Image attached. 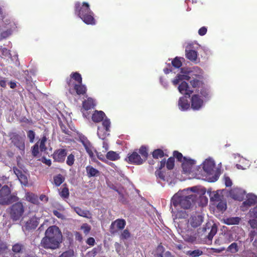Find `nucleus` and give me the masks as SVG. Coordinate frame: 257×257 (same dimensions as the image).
<instances>
[{"label": "nucleus", "instance_id": "f257e3e1", "mask_svg": "<svg viewBox=\"0 0 257 257\" xmlns=\"http://www.w3.org/2000/svg\"><path fill=\"white\" fill-rule=\"evenodd\" d=\"M205 193L204 188L194 186L178 191L174 195L171 203L176 210L190 208L196 199Z\"/></svg>", "mask_w": 257, "mask_h": 257}, {"label": "nucleus", "instance_id": "f03ea898", "mask_svg": "<svg viewBox=\"0 0 257 257\" xmlns=\"http://www.w3.org/2000/svg\"><path fill=\"white\" fill-rule=\"evenodd\" d=\"M202 74V70L198 67L194 68L193 70L187 72L182 69L180 73L178 74L175 78L172 80V83L174 85L179 84L178 88L181 94L190 96L193 90L188 86L185 80H188L191 76H193L199 77Z\"/></svg>", "mask_w": 257, "mask_h": 257}, {"label": "nucleus", "instance_id": "7ed1b4c3", "mask_svg": "<svg viewBox=\"0 0 257 257\" xmlns=\"http://www.w3.org/2000/svg\"><path fill=\"white\" fill-rule=\"evenodd\" d=\"M75 11L81 19L86 24H95V21L93 18V13L90 10L88 3H83L81 7H80L79 3H76Z\"/></svg>", "mask_w": 257, "mask_h": 257}, {"label": "nucleus", "instance_id": "20e7f679", "mask_svg": "<svg viewBox=\"0 0 257 257\" xmlns=\"http://www.w3.org/2000/svg\"><path fill=\"white\" fill-rule=\"evenodd\" d=\"M210 200L212 204L216 207L219 211L223 212L225 210L224 190V189L211 191L208 190Z\"/></svg>", "mask_w": 257, "mask_h": 257}, {"label": "nucleus", "instance_id": "39448f33", "mask_svg": "<svg viewBox=\"0 0 257 257\" xmlns=\"http://www.w3.org/2000/svg\"><path fill=\"white\" fill-rule=\"evenodd\" d=\"M203 169L211 182L216 181L220 175V169L216 168L214 160L211 158L206 159L203 163Z\"/></svg>", "mask_w": 257, "mask_h": 257}, {"label": "nucleus", "instance_id": "423d86ee", "mask_svg": "<svg viewBox=\"0 0 257 257\" xmlns=\"http://www.w3.org/2000/svg\"><path fill=\"white\" fill-rule=\"evenodd\" d=\"M18 200L14 194H11L10 188L7 185L0 189V204L8 205Z\"/></svg>", "mask_w": 257, "mask_h": 257}, {"label": "nucleus", "instance_id": "0eeeda50", "mask_svg": "<svg viewBox=\"0 0 257 257\" xmlns=\"http://www.w3.org/2000/svg\"><path fill=\"white\" fill-rule=\"evenodd\" d=\"M10 137L14 145L21 151V153H24L25 149V136H21L16 133H11Z\"/></svg>", "mask_w": 257, "mask_h": 257}, {"label": "nucleus", "instance_id": "6e6552de", "mask_svg": "<svg viewBox=\"0 0 257 257\" xmlns=\"http://www.w3.org/2000/svg\"><path fill=\"white\" fill-rule=\"evenodd\" d=\"M61 242V240L45 235L41 240V244L45 248L54 249L59 247Z\"/></svg>", "mask_w": 257, "mask_h": 257}, {"label": "nucleus", "instance_id": "1a4fd4ad", "mask_svg": "<svg viewBox=\"0 0 257 257\" xmlns=\"http://www.w3.org/2000/svg\"><path fill=\"white\" fill-rule=\"evenodd\" d=\"M24 212L23 204L18 202L13 205L11 208L10 216L13 220H18L22 217Z\"/></svg>", "mask_w": 257, "mask_h": 257}, {"label": "nucleus", "instance_id": "9d476101", "mask_svg": "<svg viewBox=\"0 0 257 257\" xmlns=\"http://www.w3.org/2000/svg\"><path fill=\"white\" fill-rule=\"evenodd\" d=\"M256 204H257V196L252 193H248L246 195L245 200L240 206V209L242 211H246Z\"/></svg>", "mask_w": 257, "mask_h": 257}, {"label": "nucleus", "instance_id": "9b49d317", "mask_svg": "<svg viewBox=\"0 0 257 257\" xmlns=\"http://www.w3.org/2000/svg\"><path fill=\"white\" fill-rule=\"evenodd\" d=\"M217 232V227L215 224L207 223L205 227L201 229V231L198 232V233H201V236L204 237H207L209 240H211L214 235Z\"/></svg>", "mask_w": 257, "mask_h": 257}, {"label": "nucleus", "instance_id": "f8f14e48", "mask_svg": "<svg viewBox=\"0 0 257 257\" xmlns=\"http://www.w3.org/2000/svg\"><path fill=\"white\" fill-rule=\"evenodd\" d=\"M245 194L246 192L244 190L240 188L235 187L231 189L226 192V195L227 197H229L235 200L242 201L244 198Z\"/></svg>", "mask_w": 257, "mask_h": 257}, {"label": "nucleus", "instance_id": "ddd939ff", "mask_svg": "<svg viewBox=\"0 0 257 257\" xmlns=\"http://www.w3.org/2000/svg\"><path fill=\"white\" fill-rule=\"evenodd\" d=\"M110 124L109 120L105 119L102 124L98 126L97 135L100 139L104 140L109 135Z\"/></svg>", "mask_w": 257, "mask_h": 257}, {"label": "nucleus", "instance_id": "4468645a", "mask_svg": "<svg viewBox=\"0 0 257 257\" xmlns=\"http://www.w3.org/2000/svg\"><path fill=\"white\" fill-rule=\"evenodd\" d=\"M67 83L69 87V92L71 94L74 93L75 92L78 95L83 94L85 93L86 88L85 85L80 84H76L71 82V80H69Z\"/></svg>", "mask_w": 257, "mask_h": 257}, {"label": "nucleus", "instance_id": "2eb2a0df", "mask_svg": "<svg viewBox=\"0 0 257 257\" xmlns=\"http://www.w3.org/2000/svg\"><path fill=\"white\" fill-rule=\"evenodd\" d=\"M45 235L62 241V234L59 227L56 225L49 227L45 231Z\"/></svg>", "mask_w": 257, "mask_h": 257}, {"label": "nucleus", "instance_id": "dca6fc26", "mask_svg": "<svg viewBox=\"0 0 257 257\" xmlns=\"http://www.w3.org/2000/svg\"><path fill=\"white\" fill-rule=\"evenodd\" d=\"M195 167V161L186 157L183 158L182 163L183 171L185 174H190L192 172Z\"/></svg>", "mask_w": 257, "mask_h": 257}, {"label": "nucleus", "instance_id": "f3484780", "mask_svg": "<svg viewBox=\"0 0 257 257\" xmlns=\"http://www.w3.org/2000/svg\"><path fill=\"white\" fill-rule=\"evenodd\" d=\"M203 218L201 213H196L193 214L188 220V224L190 225L192 227H197L202 223Z\"/></svg>", "mask_w": 257, "mask_h": 257}, {"label": "nucleus", "instance_id": "a211bd4d", "mask_svg": "<svg viewBox=\"0 0 257 257\" xmlns=\"http://www.w3.org/2000/svg\"><path fill=\"white\" fill-rule=\"evenodd\" d=\"M126 225V222L123 219H117L113 221L110 225V231L112 233L116 232L118 230L123 229Z\"/></svg>", "mask_w": 257, "mask_h": 257}, {"label": "nucleus", "instance_id": "6ab92c4d", "mask_svg": "<svg viewBox=\"0 0 257 257\" xmlns=\"http://www.w3.org/2000/svg\"><path fill=\"white\" fill-rule=\"evenodd\" d=\"M126 161L130 163L141 165L144 162V159L136 152L128 154Z\"/></svg>", "mask_w": 257, "mask_h": 257}, {"label": "nucleus", "instance_id": "aec40b11", "mask_svg": "<svg viewBox=\"0 0 257 257\" xmlns=\"http://www.w3.org/2000/svg\"><path fill=\"white\" fill-rule=\"evenodd\" d=\"M203 105V100L198 95H194L191 99V107L193 110L200 109Z\"/></svg>", "mask_w": 257, "mask_h": 257}, {"label": "nucleus", "instance_id": "412c9836", "mask_svg": "<svg viewBox=\"0 0 257 257\" xmlns=\"http://www.w3.org/2000/svg\"><path fill=\"white\" fill-rule=\"evenodd\" d=\"M80 140L90 157L93 158L94 157V153H96V150L91 146L90 143L87 139L83 138Z\"/></svg>", "mask_w": 257, "mask_h": 257}, {"label": "nucleus", "instance_id": "4be33fe9", "mask_svg": "<svg viewBox=\"0 0 257 257\" xmlns=\"http://www.w3.org/2000/svg\"><path fill=\"white\" fill-rule=\"evenodd\" d=\"M80 140L90 157L93 158L94 157V153H96V150L91 146L90 143L87 139L83 138Z\"/></svg>", "mask_w": 257, "mask_h": 257}, {"label": "nucleus", "instance_id": "5701e85b", "mask_svg": "<svg viewBox=\"0 0 257 257\" xmlns=\"http://www.w3.org/2000/svg\"><path fill=\"white\" fill-rule=\"evenodd\" d=\"M182 235L185 241L189 242L195 241L198 236L195 231L189 230V229L182 232Z\"/></svg>", "mask_w": 257, "mask_h": 257}, {"label": "nucleus", "instance_id": "b1692460", "mask_svg": "<svg viewBox=\"0 0 257 257\" xmlns=\"http://www.w3.org/2000/svg\"><path fill=\"white\" fill-rule=\"evenodd\" d=\"M67 155V152L65 149H59L56 150L53 154L54 160L58 162H63Z\"/></svg>", "mask_w": 257, "mask_h": 257}, {"label": "nucleus", "instance_id": "393cba45", "mask_svg": "<svg viewBox=\"0 0 257 257\" xmlns=\"http://www.w3.org/2000/svg\"><path fill=\"white\" fill-rule=\"evenodd\" d=\"M13 170L21 183L25 186L27 185L28 184V180L26 174L23 173L20 170L16 168H14Z\"/></svg>", "mask_w": 257, "mask_h": 257}, {"label": "nucleus", "instance_id": "a878e982", "mask_svg": "<svg viewBox=\"0 0 257 257\" xmlns=\"http://www.w3.org/2000/svg\"><path fill=\"white\" fill-rule=\"evenodd\" d=\"M38 218L33 217L26 222L25 225L23 227V230H30L35 229L38 225Z\"/></svg>", "mask_w": 257, "mask_h": 257}, {"label": "nucleus", "instance_id": "bb28decb", "mask_svg": "<svg viewBox=\"0 0 257 257\" xmlns=\"http://www.w3.org/2000/svg\"><path fill=\"white\" fill-rule=\"evenodd\" d=\"M178 106L180 110L182 111L186 110L190 107V104L185 97L180 98L178 101Z\"/></svg>", "mask_w": 257, "mask_h": 257}, {"label": "nucleus", "instance_id": "cd10ccee", "mask_svg": "<svg viewBox=\"0 0 257 257\" xmlns=\"http://www.w3.org/2000/svg\"><path fill=\"white\" fill-rule=\"evenodd\" d=\"M186 56L190 61L193 62L197 61V52L195 50H189L188 48H186Z\"/></svg>", "mask_w": 257, "mask_h": 257}, {"label": "nucleus", "instance_id": "c85d7f7f", "mask_svg": "<svg viewBox=\"0 0 257 257\" xmlns=\"http://www.w3.org/2000/svg\"><path fill=\"white\" fill-rule=\"evenodd\" d=\"M105 114L103 111L96 110L92 115V119L94 122H99L102 120Z\"/></svg>", "mask_w": 257, "mask_h": 257}, {"label": "nucleus", "instance_id": "c756f323", "mask_svg": "<svg viewBox=\"0 0 257 257\" xmlns=\"http://www.w3.org/2000/svg\"><path fill=\"white\" fill-rule=\"evenodd\" d=\"M86 171L88 177H95L99 175V171L91 166H87Z\"/></svg>", "mask_w": 257, "mask_h": 257}, {"label": "nucleus", "instance_id": "7c9ffc66", "mask_svg": "<svg viewBox=\"0 0 257 257\" xmlns=\"http://www.w3.org/2000/svg\"><path fill=\"white\" fill-rule=\"evenodd\" d=\"M26 199L33 204H37L39 202L38 196L32 193H27L25 196Z\"/></svg>", "mask_w": 257, "mask_h": 257}, {"label": "nucleus", "instance_id": "2f4dec72", "mask_svg": "<svg viewBox=\"0 0 257 257\" xmlns=\"http://www.w3.org/2000/svg\"><path fill=\"white\" fill-rule=\"evenodd\" d=\"M74 211L79 216L86 218H89L90 216L89 212L87 210H84L79 207H74Z\"/></svg>", "mask_w": 257, "mask_h": 257}, {"label": "nucleus", "instance_id": "473e14b6", "mask_svg": "<svg viewBox=\"0 0 257 257\" xmlns=\"http://www.w3.org/2000/svg\"><path fill=\"white\" fill-rule=\"evenodd\" d=\"M106 158L111 161H116L119 159L120 157L119 154L115 152L114 151H109L106 155Z\"/></svg>", "mask_w": 257, "mask_h": 257}, {"label": "nucleus", "instance_id": "72a5a7b5", "mask_svg": "<svg viewBox=\"0 0 257 257\" xmlns=\"http://www.w3.org/2000/svg\"><path fill=\"white\" fill-rule=\"evenodd\" d=\"M54 183L56 186H59L64 181L65 177L61 174L54 176Z\"/></svg>", "mask_w": 257, "mask_h": 257}, {"label": "nucleus", "instance_id": "f704fd0d", "mask_svg": "<svg viewBox=\"0 0 257 257\" xmlns=\"http://www.w3.org/2000/svg\"><path fill=\"white\" fill-rule=\"evenodd\" d=\"M95 104L94 103V100L91 98H88L86 101H84L83 103V107L86 110L90 109Z\"/></svg>", "mask_w": 257, "mask_h": 257}, {"label": "nucleus", "instance_id": "c9c22d12", "mask_svg": "<svg viewBox=\"0 0 257 257\" xmlns=\"http://www.w3.org/2000/svg\"><path fill=\"white\" fill-rule=\"evenodd\" d=\"M71 80V82H72V79L74 80L76 82V84H80L82 83V77L81 76V75L75 72L73 73H72L71 75V78L70 80Z\"/></svg>", "mask_w": 257, "mask_h": 257}, {"label": "nucleus", "instance_id": "e433bc0d", "mask_svg": "<svg viewBox=\"0 0 257 257\" xmlns=\"http://www.w3.org/2000/svg\"><path fill=\"white\" fill-rule=\"evenodd\" d=\"M202 254V251L199 249L194 250H189L186 252V254L191 256V257H197L201 255Z\"/></svg>", "mask_w": 257, "mask_h": 257}, {"label": "nucleus", "instance_id": "4c0bfd02", "mask_svg": "<svg viewBox=\"0 0 257 257\" xmlns=\"http://www.w3.org/2000/svg\"><path fill=\"white\" fill-rule=\"evenodd\" d=\"M47 138L46 136H43L41 139L38 142L39 144V148L41 151H45L47 149L46 147V143L47 142Z\"/></svg>", "mask_w": 257, "mask_h": 257}, {"label": "nucleus", "instance_id": "58836bf2", "mask_svg": "<svg viewBox=\"0 0 257 257\" xmlns=\"http://www.w3.org/2000/svg\"><path fill=\"white\" fill-rule=\"evenodd\" d=\"M240 220V219L238 217H231L226 219V224H237Z\"/></svg>", "mask_w": 257, "mask_h": 257}, {"label": "nucleus", "instance_id": "ea45409f", "mask_svg": "<svg viewBox=\"0 0 257 257\" xmlns=\"http://www.w3.org/2000/svg\"><path fill=\"white\" fill-rule=\"evenodd\" d=\"M183 58L176 57L172 61V64L175 68H180L182 66V60Z\"/></svg>", "mask_w": 257, "mask_h": 257}, {"label": "nucleus", "instance_id": "a19ab883", "mask_svg": "<svg viewBox=\"0 0 257 257\" xmlns=\"http://www.w3.org/2000/svg\"><path fill=\"white\" fill-rule=\"evenodd\" d=\"M131 234L127 229H124L121 232L120 235V238L121 240L127 239L131 237Z\"/></svg>", "mask_w": 257, "mask_h": 257}, {"label": "nucleus", "instance_id": "79ce46f5", "mask_svg": "<svg viewBox=\"0 0 257 257\" xmlns=\"http://www.w3.org/2000/svg\"><path fill=\"white\" fill-rule=\"evenodd\" d=\"M139 153L142 156V158L144 159V162L146 160L148 153L147 152V149L146 147L142 146L139 149Z\"/></svg>", "mask_w": 257, "mask_h": 257}, {"label": "nucleus", "instance_id": "37998d69", "mask_svg": "<svg viewBox=\"0 0 257 257\" xmlns=\"http://www.w3.org/2000/svg\"><path fill=\"white\" fill-rule=\"evenodd\" d=\"M238 246L236 242L231 243L228 247L227 250L231 253H235L238 251Z\"/></svg>", "mask_w": 257, "mask_h": 257}, {"label": "nucleus", "instance_id": "c03bdc74", "mask_svg": "<svg viewBox=\"0 0 257 257\" xmlns=\"http://www.w3.org/2000/svg\"><path fill=\"white\" fill-rule=\"evenodd\" d=\"M60 195L63 198H67L69 195V190L68 188L64 187L59 193Z\"/></svg>", "mask_w": 257, "mask_h": 257}, {"label": "nucleus", "instance_id": "a18cd8bd", "mask_svg": "<svg viewBox=\"0 0 257 257\" xmlns=\"http://www.w3.org/2000/svg\"><path fill=\"white\" fill-rule=\"evenodd\" d=\"M153 156L154 158H162L164 156V152L161 149H157L153 153Z\"/></svg>", "mask_w": 257, "mask_h": 257}, {"label": "nucleus", "instance_id": "49530a36", "mask_svg": "<svg viewBox=\"0 0 257 257\" xmlns=\"http://www.w3.org/2000/svg\"><path fill=\"white\" fill-rule=\"evenodd\" d=\"M9 50L5 48L0 47V56L3 57H9L10 56Z\"/></svg>", "mask_w": 257, "mask_h": 257}, {"label": "nucleus", "instance_id": "de8ad7c7", "mask_svg": "<svg viewBox=\"0 0 257 257\" xmlns=\"http://www.w3.org/2000/svg\"><path fill=\"white\" fill-rule=\"evenodd\" d=\"M167 167L169 170H171L174 166V158L170 157L168 159L167 163Z\"/></svg>", "mask_w": 257, "mask_h": 257}, {"label": "nucleus", "instance_id": "09e8293b", "mask_svg": "<svg viewBox=\"0 0 257 257\" xmlns=\"http://www.w3.org/2000/svg\"><path fill=\"white\" fill-rule=\"evenodd\" d=\"M156 176L158 179H160L161 180L164 181L165 180V174L163 172L160 170H158L155 172Z\"/></svg>", "mask_w": 257, "mask_h": 257}, {"label": "nucleus", "instance_id": "8fccbe9b", "mask_svg": "<svg viewBox=\"0 0 257 257\" xmlns=\"http://www.w3.org/2000/svg\"><path fill=\"white\" fill-rule=\"evenodd\" d=\"M27 137L29 139L30 143H33L35 137V133L32 130H29L27 132Z\"/></svg>", "mask_w": 257, "mask_h": 257}, {"label": "nucleus", "instance_id": "3c124183", "mask_svg": "<svg viewBox=\"0 0 257 257\" xmlns=\"http://www.w3.org/2000/svg\"><path fill=\"white\" fill-rule=\"evenodd\" d=\"M74 156L72 154H70L67 157L66 163L68 165L71 166L74 164Z\"/></svg>", "mask_w": 257, "mask_h": 257}, {"label": "nucleus", "instance_id": "603ef678", "mask_svg": "<svg viewBox=\"0 0 257 257\" xmlns=\"http://www.w3.org/2000/svg\"><path fill=\"white\" fill-rule=\"evenodd\" d=\"M11 30H7V31H4L2 33H1L0 35V40L9 37L11 34Z\"/></svg>", "mask_w": 257, "mask_h": 257}, {"label": "nucleus", "instance_id": "864d4df0", "mask_svg": "<svg viewBox=\"0 0 257 257\" xmlns=\"http://www.w3.org/2000/svg\"><path fill=\"white\" fill-rule=\"evenodd\" d=\"M74 252L72 250H69L64 252L59 257H73Z\"/></svg>", "mask_w": 257, "mask_h": 257}, {"label": "nucleus", "instance_id": "5fc2aeb1", "mask_svg": "<svg viewBox=\"0 0 257 257\" xmlns=\"http://www.w3.org/2000/svg\"><path fill=\"white\" fill-rule=\"evenodd\" d=\"M81 229L83 231L85 234H87L90 230V227L88 224L84 223L81 225Z\"/></svg>", "mask_w": 257, "mask_h": 257}, {"label": "nucleus", "instance_id": "6e6d98bb", "mask_svg": "<svg viewBox=\"0 0 257 257\" xmlns=\"http://www.w3.org/2000/svg\"><path fill=\"white\" fill-rule=\"evenodd\" d=\"M22 249V246L20 244H16L13 245L12 250L14 252L16 253L20 252Z\"/></svg>", "mask_w": 257, "mask_h": 257}, {"label": "nucleus", "instance_id": "4d7b16f0", "mask_svg": "<svg viewBox=\"0 0 257 257\" xmlns=\"http://www.w3.org/2000/svg\"><path fill=\"white\" fill-rule=\"evenodd\" d=\"M174 157H176L178 161L183 162V158L184 157H183L181 153L178 152V151H174L173 153Z\"/></svg>", "mask_w": 257, "mask_h": 257}, {"label": "nucleus", "instance_id": "13d9d810", "mask_svg": "<svg viewBox=\"0 0 257 257\" xmlns=\"http://www.w3.org/2000/svg\"><path fill=\"white\" fill-rule=\"evenodd\" d=\"M32 154L34 156H37L39 154V142H37L32 149Z\"/></svg>", "mask_w": 257, "mask_h": 257}, {"label": "nucleus", "instance_id": "bf43d9fd", "mask_svg": "<svg viewBox=\"0 0 257 257\" xmlns=\"http://www.w3.org/2000/svg\"><path fill=\"white\" fill-rule=\"evenodd\" d=\"M207 32V28L205 27H201L198 31V34L200 36H204Z\"/></svg>", "mask_w": 257, "mask_h": 257}, {"label": "nucleus", "instance_id": "052dcab7", "mask_svg": "<svg viewBox=\"0 0 257 257\" xmlns=\"http://www.w3.org/2000/svg\"><path fill=\"white\" fill-rule=\"evenodd\" d=\"M257 234V232L255 230H251L249 234V237L250 241H253L254 237L255 236H256Z\"/></svg>", "mask_w": 257, "mask_h": 257}, {"label": "nucleus", "instance_id": "680f3d73", "mask_svg": "<svg viewBox=\"0 0 257 257\" xmlns=\"http://www.w3.org/2000/svg\"><path fill=\"white\" fill-rule=\"evenodd\" d=\"M42 162L45 164L46 165L50 166L51 165V161L50 159H47L46 158H42Z\"/></svg>", "mask_w": 257, "mask_h": 257}, {"label": "nucleus", "instance_id": "e2e57ef3", "mask_svg": "<svg viewBox=\"0 0 257 257\" xmlns=\"http://www.w3.org/2000/svg\"><path fill=\"white\" fill-rule=\"evenodd\" d=\"M53 213L56 216H57L59 218L63 219L64 218V215L60 212H59L58 211L54 210Z\"/></svg>", "mask_w": 257, "mask_h": 257}, {"label": "nucleus", "instance_id": "0e129e2a", "mask_svg": "<svg viewBox=\"0 0 257 257\" xmlns=\"http://www.w3.org/2000/svg\"><path fill=\"white\" fill-rule=\"evenodd\" d=\"M232 185V181L228 177H226V187H231Z\"/></svg>", "mask_w": 257, "mask_h": 257}, {"label": "nucleus", "instance_id": "69168bd1", "mask_svg": "<svg viewBox=\"0 0 257 257\" xmlns=\"http://www.w3.org/2000/svg\"><path fill=\"white\" fill-rule=\"evenodd\" d=\"M250 212L253 217L257 218V205L253 207L252 211H250Z\"/></svg>", "mask_w": 257, "mask_h": 257}, {"label": "nucleus", "instance_id": "338daca9", "mask_svg": "<svg viewBox=\"0 0 257 257\" xmlns=\"http://www.w3.org/2000/svg\"><path fill=\"white\" fill-rule=\"evenodd\" d=\"M190 83H191V84L192 86V87L193 88H195V87H196L198 85V84L199 83V82L197 80L193 79V80H191L190 81Z\"/></svg>", "mask_w": 257, "mask_h": 257}, {"label": "nucleus", "instance_id": "774afa93", "mask_svg": "<svg viewBox=\"0 0 257 257\" xmlns=\"http://www.w3.org/2000/svg\"><path fill=\"white\" fill-rule=\"evenodd\" d=\"M0 86L3 87L6 86V81L4 78L1 77H0Z\"/></svg>", "mask_w": 257, "mask_h": 257}]
</instances>
